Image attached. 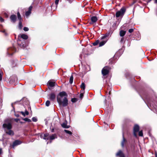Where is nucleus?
<instances>
[{"label": "nucleus", "mask_w": 157, "mask_h": 157, "mask_svg": "<svg viewBox=\"0 0 157 157\" xmlns=\"http://www.w3.org/2000/svg\"><path fill=\"white\" fill-rule=\"evenodd\" d=\"M65 96H67V94L64 91L60 92L58 94L57 100L59 105H62L63 106H66L68 105V100L66 97H64Z\"/></svg>", "instance_id": "nucleus-1"}, {"label": "nucleus", "mask_w": 157, "mask_h": 157, "mask_svg": "<svg viewBox=\"0 0 157 157\" xmlns=\"http://www.w3.org/2000/svg\"><path fill=\"white\" fill-rule=\"evenodd\" d=\"M3 128L5 129V130L11 129L12 128V125L10 120L8 118L6 119L4 121V123L2 125Z\"/></svg>", "instance_id": "nucleus-2"}, {"label": "nucleus", "mask_w": 157, "mask_h": 157, "mask_svg": "<svg viewBox=\"0 0 157 157\" xmlns=\"http://www.w3.org/2000/svg\"><path fill=\"white\" fill-rule=\"evenodd\" d=\"M125 11V9L124 8H121L120 10L117 11L116 13V16L118 17L121 15H123Z\"/></svg>", "instance_id": "nucleus-3"}, {"label": "nucleus", "mask_w": 157, "mask_h": 157, "mask_svg": "<svg viewBox=\"0 0 157 157\" xmlns=\"http://www.w3.org/2000/svg\"><path fill=\"white\" fill-rule=\"evenodd\" d=\"M139 130V127L137 124L135 125L133 128V134L135 137H137L136 132H138Z\"/></svg>", "instance_id": "nucleus-4"}, {"label": "nucleus", "mask_w": 157, "mask_h": 157, "mask_svg": "<svg viewBox=\"0 0 157 157\" xmlns=\"http://www.w3.org/2000/svg\"><path fill=\"white\" fill-rule=\"evenodd\" d=\"M101 72L103 75H106L109 73V71L108 69V68L107 67H104L102 71Z\"/></svg>", "instance_id": "nucleus-5"}, {"label": "nucleus", "mask_w": 157, "mask_h": 157, "mask_svg": "<svg viewBox=\"0 0 157 157\" xmlns=\"http://www.w3.org/2000/svg\"><path fill=\"white\" fill-rule=\"evenodd\" d=\"M111 36L110 32H107L101 38V40H106V39L108 38Z\"/></svg>", "instance_id": "nucleus-6"}, {"label": "nucleus", "mask_w": 157, "mask_h": 157, "mask_svg": "<svg viewBox=\"0 0 157 157\" xmlns=\"http://www.w3.org/2000/svg\"><path fill=\"white\" fill-rule=\"evenodd\" d=\"M48 136L49 134L48 133H46L41 135L40 137L41 138H43L44 140H48L49 139Z\"/></svg>", "instance_id": "nucleus-7"}, {"label": "nucleus", "mask_w": 157, "mask_h": 157, "mask_svg": "<svg viewBox=\"0 0 157 157\" xmlns=\"http://www.w3.org/2000/svg\"><path fill=\"white\" fill-rule=\"evenodd\" d=\"M146 100L147 102V105L148 106V105H150L151 106H153L155 108V107L153 105V102L151 100L150 98H148V97L146 98Z\"/></svg>", "instance_id": "nucleus-8"}, {"label": "nucleus", "mask_w": 157, "mask_h": 157, "mask_svg": "<svg viewBox=\"0 0 157 157\" xmlns=\"http://www.w3.org/2000/svg\"><path fill=\"white\" fill-rule=\"evenodd\" d=\"M59 2V0H56L55 1V4L53 3L51 5V8L52 9H56L57 7V5Z\"/></svg>", "instance_id": "nucleus-9"}, {"label": "nucleus", "mask_w": 157, "mask_h": 157, "mask_svg": "<svg viewBox=\"0 0 157 157\" xmlns=\"http://www.w3.org/2000/svg\"><path fill=\"white\" fill-rule=\"evenodd\" d=\"M116 156H119L120 157H125V155L122 151L120 150L116 154Z\"/></svg>", "instance_id": "nucleus-10"}, {"label": "nucleus", "mask_w": 157, "mask_h": 157, "mask_svg": "<svg viewBox=\"0 0 157 157\" xmlns=\"http://www.w3.org/2000/svg\"><path fill=\"white\" fill-rule=\"evenodd\" d=\"M47 85L48 87H52L55 86V82H53L52 81H49L47 83Z\"/></svg>", "instance_id": "nucleus-11"}, {"label": "nucleus", "mask_w": 157, "mask_h": 157, "mask_svg": "<svg viewBox=\"0 0 157 157\" xmlns=\"http://www.w3.org/2000/svg\"><path fill=\"white\" fill-rule=\"evenodd\" d=\"M102 41L99 43V46L101 47L104 45L105 43L108 41V39H106V40H101Z\"/></svg>", "instance_id": "nucleus-12"}, {"label": "nucleus", "mask_w": 157, "mask_h": 157, "mask_svg": "<svg viewBox=\"0 0 157 157\" xmlns=\"http://www.w3.org/2000/svg\"><path fill=\"white\" fill-rule=\"evenodd\" d=\"M49 99L50 100L52 101H54L55 99V95L53 93H51L49 94Z\"/></svg>", "instance_id": "nucleus-13"}, {"label": "nucleus", "mask_w": 157, "mask_h": 157, "mask_svg": "<svg viewBox=\"0 0 157 157\" xmlns=\"http://www.w3.org/2000/svg\"><path fill=\"white\" fill-rule=\"evenodd\" d=\"M16 16L14 14L12 15L10 17V19L13 23H14L16 21Z\"/></svg>", "instance_id": "nucleus-14"}, {"label": "nucleus", "mask_w": 157, "mask_h": 157, "mask_svg": "<svg viewBox=\"0 0 157 157\" xmlns=\"http://www.w3.org/2000/svg\"><path fill=\"white\" fill-rule=\"evenodd\" d=\"M122 136H123V140L121 142V146L122 147H124V143L127 141L124 138V133L123 132L122 134Z\"/></svg>", "instance_id": "nucleus-15"}, {"label": "nucleus", "mask_w": 157, "mask_h": 157, "mask_svg": "<svg viewBox=\"0 0 157 157\" xmlns=\"http://www.w3.org/2000/svg\"><path fill=\"white\" fill-rule=\"evenodd\" d=\"M21 142L20 141L18 140H15L13 143V146H16V145H19L21 144Z\"/></svg>", "instance_id": "nucleus-16"}, {"label": "nucleus", "mask_w": 157, "mask_h": 157, "mask_svg": "<svg viewBox=\"0 0 157 157\" xmlns=\"http://www.w3.org/2000/svg\"><path fill=\"white\" fill-rule=\"evenodd\" d=\"M8 130V131H5L6 133L10 135H14V132L11 129Z\"/></svg>", "instance_id": "nucleus-17"}, {"label": "nucleus", "mask_w": 157, "mask_h": 157, "mask_svg": "<svg viewBox=\"0 0 157 157\" xmlns=\"http://www.w3.org/2000/svg\"><path fill=\"white\" fill-rule=\"evenodd\" d=\"M91 21L93 23L96 22L98 20V18L96 16H93L91 17Z\"/></svg>", "instance_id": "nucleus-18"}, {"label": "nucleus", "mask_w": 157, "mask_h": 157, "mask_svg": "<svg viewBox=\"0 0 157 157\" xmlns=\"http://www.w3.org/2000/svg\"><path fill=\"white\" fill-rule=\"evenodd\" d=\"M126 31L122 30H121L120 32V35L121 36L123 37L125 34Z\"/></svg>", "instance_id": "nucleus-19"}, {"label": "nucleus", "mask_w": 157, "mask_h": 157, "mask_svg": "<svg viewBox=\"0 0 157 157\" xmlns=\"http://www.w3.org/2000/svg\"><path fill=\"white\" fill-rule=\"evenodd\" d=\"M56 138L57 136L56 135L54 134L50 136V137L49 138V139H50V140H52Z\"/></svg>", "instance_id": "nucleus-20"}, {"label": "nucleus", "mask_w": 157, "mask_h": 157, "mask_svg": "<svg viewBox=\"0 0 157 157\" xmlns=\"http://www.w3.org/2000/svg\"><path fill=\"white\" fill-rule=\"evenodd\" d=\"M21 37L23 39L26 40L28 38V36L26 34H22L21 35Z\"/></svg>", "instance_id": "nucleus-21"}, {"label": "nucleus", "mask_w": 157, "mask_h": 157, "mask_svg": "<svg viewBox=\"0 0 157 157\" xmlns=\"http://www.w3.org/2000/svg\"><path fill=\"white\" fill-rule=\"evenodd\" d=\"M80 87L83 89V90H82V92H84V90L85 88V84L84 83H82L81 86H80Z\"/></svg>", "instance_id": "nucleus-22"}, {"label": "nucleus", "mask_w": 157, "mask_h": 157, "mask_svg": "<svg viewBox=\"0 0 157 157\" xmlns=\"http://www.w3.org/2000/svg\"><path fill=\"white\" fill-rule=\"evenodd\" d=\"M62 126L64 128H69V126H68L67 125V124L65 123H63L62 124H61Z\"/></svg>", "instance_id": "nucleus-23"}, {"label": "nucleus", "mask_w": 157, "mask_h": 157, "mask_svg": "<svg viewBox=\"0 0 157 157\" xmlns=\"http://www.w3.org/2000/svg\"><path fill=\"white\" fill-rule=\"evenodd\" d=\"M17 15L18 19L19 20V21H22V20L21 18V16L20 14V13L18 12L17 13Z\"/></svg>", "instance_id": "nucleus-24"}, {"label": "nucleus", "mask_w": 157, "mask_h": 157, "mask_svg": "<svg viewBox=\"0 0 157 157\" xmlns=\"http://www.w3.org/2000/svg\"><path fill=\"white\" fill-rule=\"evenodd\" d=\"M64 131L66 133L70 135H71L72 134V132L70 131L67 130H64Z\"/></svg>", "instance_id": "nucleus-25"}, {"label": "nucleus", "mask_w": 157, "mask_h": 157, "mask_svg": "<svg viewBox=\"0 0 157 157\" xmlns=\"http://www.w3.org/2000/svg\"><path fill=\"white\" fill-rule=\"evenodd\" d=\"M73 77L72 75H71L70 77L69 82L70 84H72L73 82Z\"/></svg>", "instance_id": "nucleus-26"}, {"label": "nucleus", "mask_w": 157, "mask_h": 157, "mask_svg": "<svg viewBox=\"0 0 157 157\" xmlns=\"http://www.w3.org/2000/svg\"><path fill=\"white\" fill-rule=\"evenodd\" d=\"M23 120H24L25 121L28 122H30L31 121V120L28 118H25L23 119Z\"/></svg>", "instance_id": "nucleus-27"}, {"label": "nucleus", "mask_w": 157, "mask_h": 157, "mask_svg": "<svg viewBox=\"0 0 157 157\" xmlns=\"http://www.w3.org/2000/svg\"><path fill=\"white\" fill-rule=\"evenodd\" d=\"M99 43V40H97L96 41L93 43V44L94 46H96L98 45Z\"/></svg>", "instance_id": "nucleus-28"}, {"label": "nucleus", "mask_w": 157, "mask_h": 157, "mask_svg": "<svg viewBox=\"0 0 157 157\" xmlns=\"http://www.w3.org/2000/svg\"><path fill=\"white\" fill-rule=\"evenodd\" d=\"M22 23L21 22V21H19V28L21 29L22 27Z\"/></svg>", "instance_id": "nucleus-29"}, {"label": "nucleus", "mask_w": 157, "mask_h": 157, "mask_svg": "<svg viewBox=\"0 0 157 157\" xmlns=\"http://www.w3.org/2000/svg\"><path fill=\"white\" fill-rule=\"evenodd\" d=\"M31 12L28 11L25 12V15L26 17L28 16L31 13Z\"/></svg>", "instance_id": "nucleus-30"}, {"label": "nucleus", "mask_w": 157, "mask_h": 157, "mask_svg": "<svg viewBox=\"0 0 157 157\" xmlns=\"http://www.w3.org/2000/svg\"><path fill=\"white\" fill-rule=\"evenodd\" d=\"M12 49L11 48H10L8 49V55H11L13 54V53H10V51H11Z\"/></svg>", "instance_id": "nucleus-31"}, {"label": "nucleus", "mask_w": 157, "mask_h": 157, "mask_svg": "<svg viewBox=\"0 0 157 157\" xmlns=\"http://www.w3.org/2000/svg\"><path fill=\"white\" fill-rule=\"evenodd\" d=\"M50 104V101H49L48 100L46 101L45 103V105L47 106H48Z\"/></svg>", "instance_id": "nucleus-32"}, {"label": "nucleus", "mask_w": 157, "mask_h": 157, "mask_svg": "<svg viewBox=\"0 0 157 157\" xmlns=\"http://www.w3.org/2000/svg\"><path fill=\"white\" fill-rule=\"evenodd\" d=\"M32 120L33 121L36 122L37 121V119L36 117H33L32 118Z\"/></svg>", "instance_id": "nucleus-33"}, {"label": "nucleus", "mask_w": 157, "mask_h": 157, "mask_svg": "<svg viewBox=\"0 0 157 157\" xmlns=\"http://www.w3.org/2000/svg\"><path fill=\"white\" fill-rule=\"evenodd\" d=\"M77 101V99L76 98H74L71 99V101L72 102H75Z\"/></svg>", "instance_id": "nucleus-34"}, {"label": "nucleus", "mask_w": 157, "mask_h": 157, "mask_svg": "<svg viewBox=\"0 0 157 157\" xmlns=\"http://www.w3.org/2000/svg\"><path fill=\"white\" fill-rule=\"evenodd\" d=\"M139 135L140 136H143V133L142 131H140L139 132Z\"/></svg>", "instance_id": "nucleus-35"}, {"label": "nucleus", "mask_w": 157, "mask_h": 157, "mask_svg": "<svg viewBox=\"0 0 157 157\" xmlns=\"http://www.w3.org/2000/svg\"><path fill=\"white\" fill-rule=\"evenodd\" d=\"M83 93H81L80 94V98L81 99H82L83 96V93H84V92H82Z\"/></svg>", "instance_id": "nucleus-36"}, {"label": "nucleus", "mask_w": 157, "mask_h": 157, "mask_svg": "<svg viewBox=\"0 0 157 157\" xmlns=\"http://www.w3.org/2000/svg\"><path fill=\"white\" fill-rule=\"evenodd\" d=\"M23 29L25 31H27L29 30V28L27 27H24Z\"/></svg>", "instance_id": "nucleus-37"}, {"label": "nucleus", "mask_w": 157, "mask_h": 157, "mask_svg": "<svg viewBox=\"0 0 157 157\" xmlns=\"http://www.w3.org/2000/svg\"><path fill=\"white\" fill-rule=\"evenodd\" d=\"M124 38L123 37H122L121 38V39L120 40V43H124Z\"/></svg>", "instance_id": "nucleus-38"}, {"label": "nucleus", "mask_w": 157, "mask_h": 157, "mask_svg": "<svg viewBox=\"0 0 157 157\" xmlns=\"http://www.w3.org/2000/svg\"><path fill=\"white\" fill-rule=\"evenodd\" d=\"M133 29H131L128 30V32L130 33H131L133 31Z\"/></svg>", "instance_id": "nucleus-39"}, {"label": "nucleus", "mask_w": 157, "mask_h": 157, "mask_svg": "<svg viewBox=\"0 0 157 157\" xmlns=\"http://www.w3.org/2000/svg\"><path fill=\"white\" fill-rule=\"evenodd\" d=\"M32 8V7L31 6H29V8L28 11L31 12Z\"/></svg>", "instance_id": "nucleus-40"}, {"label": "nucleus", "mask_w": 157, "mask_h": 157, "mask_svg": "<svg viewBox=\"0 0 157 157\" xmlns=\"http://www.w3.org/2000/svg\"><path fill=\"white\" fill-rule=\"evenodd\" d=\"M25 115H28L29 114V113L26 110H25Z\"/></svg>", "instance_id": "nucleus-41"}, {"label": "nucleus", "mask_w": 157, "mask_h": 157, "mask_svg": "<svg viewBox=\"0 0 157 157\" xmlns=\"http://www.w3.org/2000/svg\"><path fill=\"white\" fill-rule=\"evenodd\" d=\"M2 73H0V80L1 81L2 80Z\"/></svg>", "instance_id": "nucleus-42"}, {"label": "nucleus", "mask_w": 157, "mask_h": 157, "mask_svg": "<svg viewBox=\"0 0 157 157\" xmlns=\"http://www.w3.org/2000/svg\"><path fill=\"white\" fill-rule=\"evenodd\" d=\"M20 113L24 116H25V114L24 112L23 111H21Z\"/></svg>", "instance_id": "nucleus-43"}, {"label": "nucleus", "mask_w": 157, "mask_h": 157, "mask_svg": "<svg viewBox=\"0 0 157 157\" xmlns=\"http://www.w3.org/2000/svg\"><path fill=\"white\" fill-rule=\"evenodd\" d=\"M0 21L1 22H2L4 21V20L1 17H0Z\"/></svg>", "instance_id": "nucleus-44"}, {"label": "nucleus", "mask_w": 157, "mask_h": 157, "mask_svg": "<svg viewBox=\"0 0 157 157\" xmlns=\"http://www.w3.org/2000/svg\"><path fill=\"white\" fill-rule=\"evenodd\" d=\"M2 150L1 148H0V155L2 154Z\"/></svg>", "instance_id": "nucleus-45"}, {"label": "nucleus", "mask_w": 157, "mask_h": 157, "mask_svg": "<svg viewBox=\"0 0 157 157\" xmlns=\"http://www.w3.org/2000/svg\"><path fill=\"white\" fill-rule=\"evenodd\" d=\"M15 115L17 117H19V115L18 114H15Z\"/></svg>", "instance_id": "nucleus-46"}, {"label": "nucleus", "mask_w": 157, "mask_h": 157, "mask_svg": "<svg viewBox=\"0 0 157 157\" xmlns=\"http://www.w3.org/2000/svg\"><path fill=\"white\" fill-rule=\"evenodd\" d=\"M2 32L3 33H5V34L6 35L7 34H6V32H5V30H4L3 31H2Z\"/></svg>", "instance_id": "nucleus-47"}, {"label": "nucleus", "mask_w": 157, "mask_h": 157, "mask_svg": "<svg viewBox=\"0 0 157 157\" xmlns=\"http://www.w3.org/2000/svg\"><path fill=\"white\" fill-rule=\"evenodd\" d=\"M54 131V129L53 128H52L51 130V132H53Z\"/></svg>", "instance_id": "nucleus-48"}, {"label": "nucleus", "mask_w": 157, "mask_h": 157, "mask_svg": "<svg viewBox=\"0 0 157 157\" xmlns=\"http://www.w3.org/2000/svg\"><path fill=\"white\" fill-rule=\"evenodd\" d=\"M155 3L157 4V0H155Z\"/></svg>", "instance_id": "nucleus-49"}, {"label": "nucleus", "mask_w": 157, "mask_h": 157, "mask_svg": "<svg viewBox=\"0 0 157 157\" xmlns=\"http://www.w3.org/2000/svg\"><path fill=\"white\" fill-rule=\"evenodd\" d=\"M18 120V119H15V121H16L17 122Z\"/></svg>", "instance_id": "nucleus-50"}, {"label": "nucleus", "mask_w": 157, "mask_h": 157, "mask_svg": "<svg viewBox=\"0 0 157 157\" xmlns=\"http://www.w3.org/2000/svg\"><path fill=\"white\" fill-rule=\"evenodd\" d=\"M156 156H157V154L156 153Z\"/></svg>", "instance_id": "nucleus-51"}, {"label": "nucleus", "mask_w": 157, "mask_h": 157, "mask_svg": "<svg viewBox=\"0 0 157 157\" xmlns=\"http://www.w3.org/2000/svg\"><path fill=\"white\" fill-rule=\"evenodd\" d=\"M109 94H110V91H109Z\"/></svg>", "instance_id": "nucleus-52"}, {"label": "nucleus", "mask_w": 157, "mask_h": 157, "mask_svg": "<svg viewBox=\"0 0 157 157\" xmlns=\"http://www.w3.org/2000/svg\"><path fill=\"white\" fill-rule=\"evenodd\" d=\"M12 106L13 107V105H12Z\"/></svg>", "instance_id": "nucleus-53"}, {"label": "nucleus", "mask_w": 157, "mask_h": 157, "mask_svg": "<svg viewBox=\"0 0 157 157\" xmlns=\"http://www.w3.org/2000/svg\"><path fill=\"white\" fill-rule=\"evenodd\" d=\"M69 2H70V3H71V2H70V1H69Z\"/></svg>", "instance_id": "nucleus-54"}, {"label": "nucleus", "mask_w": 157, "mask_h": 157, "mask_svg": "<svg viewBox=\"0 0 157 157\" xmlns=\"http://www.w3.org/2000/svg\"><path fill=\"white\" fill-rule=\"evenodd\" d=\"M150 1H151V0H149Z\"/></svg>", "instance_id": "nucleus-55"}]
</instances>
